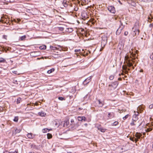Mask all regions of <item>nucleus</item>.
<instances>
[{
  "mask_svg": "<svg viewBox=\"0 0 153 153\" xmlns=\"http://www.w3.org/2000/svg\"><path fill=\"white\" fill-rule=\"evenodd\" d=\"M13 73L15 74H17V71H12Z\"/></svg>",
  "mask_w": 153,
  "mask_h": 153,
  "instance_id": "obj_35",
  "label": "nucleus"
},
{
  "mask_svg": "<svg viewBox=\"0 0 153 153\" xmlns=\"http://www.w3.org/2000/svg\"><path fill=\"white\" fill-rule=\"evenodd\" d=\"M114 76L113 75H111L109 76V78L110 80H112L114 79Z\"/></svg>",
  "mask_w": 153,
  "mask_h": 153,
  "instance_id": "obj_25",
  "label": "nucleus"
},
{
  "mask_svg": "<svg viewBox=\"0 0 153 153\" xmlns=\"http://www.w3.org/2000/svg\"><path fill=\"white\" fill-rule=\"evenodd\" d=\"M34 105H38V104L37 102H36L34 103Z\"/></svg>",
  "mask_w": 153,
  "mask_h": 153,
  "instance_id": "obj_42",
  "label": "nucleus"
},
{
  "mask_svg": "<svg viewBox=\"0 0 153 153\" xmlns=\"http://www.w3.org/2000/svg\"><path fill=\"white\" fill-rule=\"evenodd\" d=\"M103 41L102 40V43L103 42Z\"/></svg>",
  "mask_w": 153,
  "mask_h": 153,
  "instance_id": "obj_55",
  "label": "nucleus"
},
{
  "mask_svg": "<svg viewBox=\"0 0 153 153\" xmlns=\"http://www.w3.org/2000/svg\"><path fill=\"white\" fill-rule=\"evenodd\" d=\"M54 70H55V69L54 68H51V69L48 70L47 71V72L48 74H50V73H52V72H53V71H54Z\"/></svg>",
  "mask_w": 153,
  "mask_h": 153,
  "instance_id": "obj_13",
  "label": "nucleus"
},
{
  "mask_svg": "<svg viewBox=\"0 0 153 153\" xmlns=\"http://www.w3.org/2000/svg\"><path fill=\"white\" fill-rule=\"evenodd\" d=\"M84 13H83V14H82V16H83V15H84Z\"/></svg>",
  "mask_w": 153,
  "mask_h": 153,
  "instance_id": "obj_53",
  "label": "nucleus"
},
{
  "mask_svg": "<svg viewBox=\"0 0 153 153\" xmlns=\"http://www.w3.org/2000/svg\"><path fill=\"white\" fill-rule=\"evenodd\" d=\"M10 153H17V152L16 151L13 152H10Z\"/></svg>",
  "mask_w": 153,
  "mask_h": 153,
  "instance_id": "obj_39",
  "label": "nucleus"
},
{
  "mask_svg": "<svg viewBox=\"0 0 153 153\" xmlns=\"http://www.w3.org/2000/svg\"><path fill=\"white\" fill-rule=\"evenodd\" d=\"M4 153H10V152L7 151H5L4 152Z\"/></svg>",
  "mask_w": 153,
  "mask_h": 153,
  "instance_id": "obj_40",
  "label": "nucleus"
},
{
  "mask_svg": "<svg viewBox=\"0 0 153 153\" xmlns=\"http://www.w3.org/2000/svg\"><path fill=\"white\" fill-rule=\"evenodd\" d=\"M125 60L126 61V62H128V60H131L128 56H126L125 57Z\"/></svg>",
  "mask_w": 153,
  "mask_h": 153,
  "instance_id": "obj_16",
  "label": "nucleus"
},
{
  "mask_svg": "<svg viewBox=\"0 0 153 153\" xmlns=\"http://www.w3.org/2000/svg\"><path fill=\"white\" fill-rule=\"evenodd\" d=\"M50 47L51 49L53 50H56V47H54L51 46H50Z\"/></svg>",
  "mask_w": 153,
  "mask_h": 153,
  "instance_id": "obj_23",
  "label": "nucleus"
},
{
  "mask_svg": "<svg viewBox=\"0 0 153 153\" xmlns=\"http://www.w3.org/2000/svg\"><path fill=\"white\" fill-rule=\"evenodd\" d=\"M88 124L87 123H85L84 124V125L85 126H87Z\"/></svg>",
  "mask_w": 153,
  "mask_h": 153,
  "instance_id": "obj_47",
  "label": "nucleus"
},
{
  "mask_svg": "<svg viewBox=\"0 0 153 153\" xmlns=\"http://www.w3.org/2000/svg\"><path fill=\"white\" fill-rule=\"evenodd\" d=\"M91 77H88V78H87L86 79H85V81H86V82H88L90 81V80L91 79Z\"/></svg>",
  "mask_w": 153,
  "mask_h": 153,
  "instance_id": "obj_20",
  "label": "nucleus"
},
{
  "mask_svg": "<svg viewBox=\"0 0 153 153\" xmlns=\"http://www.w3.org/2000/svg\"><path fill=\"white\" fill-rule=\"evenodd\" d=\"M152 130V128H147L146 130V132H149L150 131H151Z\"/></svg>",
  "mask_w": 153,
  "mask_h": 153,
  "instance_id": "obj_24",
  "label": "nucleus"
},
{
  "mask_svg": "<svg viewBox=\"0 0 153 153\" xmlns=\"http://www.w3.org/2000/svg\"><path fill=\"white\" fill-rule=\"evenodd\" d=\"M128 114H127V115H126L125 117H123V120H125L126 119H127L128 117Z\"/></svg>",
  "mask_w": 153,
  "mask_h": 153,
  "instance_id": "obj_26",
  "label": "nucleus"
},
{
  "mask_svg": "<svg viewBox=\"0 0 153 153\" xmlns=\"http://www.w3.org/2000/svg\"><path fill=\"white\" fill-rule=\"evenodd\" d=\"M27 105H30V103H29V104H27Z\"/></svg>",
  "mask_w": 153,
  "mask_h": 153,
  "instance_id": "obj_49",
  "label": "nucleus"
},
{
  "mask_svg": "<svg viewBox=\"0 0 153 153\" xmlns=\"http://www.w3.org/2000/svg\"><path fill=\"white\" fill-rule=\"evenodd\" d=\"M140 31L138 27L136 26H135L132 28V34L133 36L138 35L139 34Z\"/></svg>",
  "mask_w": 153,
  "mask_h": 153,
  "instance_id": "obj_1",
  "label": "nucleus"
},
{
  "mask_svg": "<svg viewBox=\"0 0 153 153\" xmlns=\"http://www.w3.org/2000/svg\"><path fill=\"white\" fill-rule=\"evenodd\" d=\"M132 61L131 60H128V62H126L127 65L129 67H131L132 66V64L131 62Z\"/></svg>",
  "mask_w": 153,
  "mask_h": 153,
  "instance_id": "obj_8",
  "label": "nucleus"
},
{
  "mask_svg": "<svg viewBox=\"0 0 153 153\" xmlns=\"http://www.w3.org/2000/svg\"><path fill=\"white\" fill-rule=\"evenodd\" d=\"M71 123H74V120L73 119H71Z\"/></svg>",
  "mask_w": 153,
  "mask_h": 153,
  "instance_id": "obj_36",
  "label": "nucleus"
},
{
  "mask_svg": "<svg viewBox=\"0 0 153 153\" xmlns=\"http://www.w3.org/2000/svg\"><path fill=\"white\" fill-rule=\"evenodd\" d=\"M1 53H0V54Z\"/></svg>",
  "mask_w": 153,
  "mask_h": 153,
  "instance_id": "obj_58",
  "label": "nucleus"
},
{
  "mask_svg": "<svg viewBox=\"0 0 153 153\" xmlns=\"http://www.w3.org/2000/svg\"><path fill=\"white\" fill-rule=\"evenodd\" d=\"M146 126L149 127V126H150V124H146Z\"/></svg>",
  "mask_w": 153,
  "mask_h": 153,
  "instance_id": "obj_43",
  "label": "nucleus"
},
{
  "mask_svg": "<svg viewBox=\"0 0 153 153\" xmlns=\"http://www.w3.org/2000/svg\"><path fill=\"white\" fill-rule=\"evenodd\" d=\"M141 135V134L138 133H137L135 134V137H137V139H139Z\"/></svg>",
  "mask_w": 153,
  "mask_h": 153,
  "instance_id": "obj_10",
  "label": "nucleus"
},
{
  "mask_svg": "<svg viewBox=\"0 0 153 153\" xmlns=\"http://www.w3.org/2000/svg\"><path fill=\"white\" fill-rule=\"evenodd\" d=\"M151 21V18L150 17H149L148 18V21L149 22H150Z\"/></svg>",
  "mask_w": 153,
  "mask_h": 153,
  "instance_id": "obj_34",
  "label": "nucleus"
},
{
  "mask_svg": "<svg viewBox=\"0 0 153 153\" xmlns=\"http://www.w3.org/2000/svg\"><path fill=\"white\" fill-rule=\"evenodd\" d=\"M153 105H151L149 106V107L150 108H153Z\"/></svg>",
  "mask_w": 153,
  "mask_h": 153,
  "instance_id": "obj_33",
  "label": "nucleus"
},
{
  "mask_svg": "<svg viewBox=\"0 0 153 153\" xmlns=\"http://www.w3.org/2000/svg\"><path fill=\"white\" fill-rule=\"evenodd\" d=\"M130 140L132 141H134V138H130Z\"/></svg>",
  "mask_w": 153,
  "mask_h": 153,
  "instance_id": "obj_37",
  "label": "nucleus"
},
{
  "mask_svg": "<svg viewBox=\"0 0 153 153\" xmlns=\"http://www.w3.org/2000/svg\"><path fill=\"white\" fill-rule=\"evenodd\" d=\"M118 83L117 82H115L108 86V89L109 90H112L115 89L117 86Z\"/></svg>",
  "mask_w": 153,
  "mask_h": 153,
  "instance_id": "obj_2",
  "label": "nucleus"
},
{
  "mask_svg": "<svg viewBox=\"0 0 153 153\" xmlns=\"http://www.w3.org/2000/svg\"><path fill=\"white\" fill-rule=\"evenodd\" d=\"M68 153H71V152H68Z\"/></svg>",
  "mask_w": 153,
  "mask_h": 153,
  "instance_id": "obj_51",
  "label": "nucleus"
},
{
  "mask_svg": "<svg viewBox=\"0 0 153 153\" xmlns=\"http://www.w3.org/2000/svg\"><path fill=\"white\" fill-rule=\"evenodd\" d=\"M1 21H3V22H2L3 23H6V22H5V21L4 22V19H1Z\"/></svg>",
  "mask_w": 153,
  "mask_h": 153,
  "instance_id": "obj_41",
  "label": "nucleus"
},
{
  "mask_svg": "<svg viewBox=\"0 0 153 153\" xmlns=\"http://www.w3.org/2000/svg\"><path fill=\"white\" fill-rule=\"evenodd\" d=\"M0 51H1V50H0Z\"/></svg>",
  "mask_w": 153,
  "mask_h": 153,
  "instance_id": "obj_57",
  "label": "nucleus"
},
{
  "mask_svg": "<svg viewBox=\"0 0 153 153\" xmlns=\"http://www.w3.org/2000/svg\"><path fill=\"white\" fill-rule=\"evenodd\" d=\"M125 73L126 74H127L128 73V71H125Z\"/></svg>",
  "mask_w": 153,
  "mask_h": 153,
  "instance_id": "obj_48",
  "label": "nucleus"
},
{
  "mask_svg": "<svg viewBox=\"0 0 153 153\" xmlns=\"http://www.w3.org/2000/svg\"><path fill=\"white\" fill-rule=\"evenodd\" d=\"M137 117L136 116H135V119H132V121L130 123V125L131 126H134L137 125L138 126H139L141 124L140 123H137Z\"/></svg>",
  "mask_w": 153,
  "mask_h": 153,
  "instance_id": "obj_3",
  "label": "nucleus"
},
{
  "mask_svg": "<svg viewBox=\"0 0 153 153\" xmlns=\"http://www.w3.org/2000/svg\"><path fill=\"white\" fill-rule=\"evenodd\" d=\"M39 59V58H37V59Z\"/></svg>",
  "mask_w": 153,
  "mask_h": 153,
  "instance_id": "obj_56",
  "label": "nucleus"
},
{
  "mask_svg": "<svg viewBox=\"0 0 153 153\" xmlns=\"http://www.w3.org/2000/svg\"><path fill=\"white\" fill-rule=\"evenodd\" d=\"M134 141H135V143H136L137 141H138V139H137V138H134Z\"/></svg>",
  "mask_w": 153,
  "mask_h": 153,
  "instance_id": "obj_32",
  "label": "nucleus"
},
{
  "mask_svg": "<svg viewBox=\"0 0 153 153\" xmlns=\"http://www.w3.org/2000/svg\"><path fill=\"white\" fill-rule=\"evenodd\" d=\"M19 119L18 117H15L13 121L15 122H17L18 121Z\"/></svg>",
  "mask_w": 153,
  "mask_h": 153,
  "instance_id": "obj_19",
  "label": "nucleus"
},
{
  "mask_svg": "<svg viewBox=\"0 0 153 153\" xmlns=\"http://www.w3.org/2000/svg\"><path fill=\"white\" fill-rule=\"evenodd\" d=\"M85 1V0H84Z\"/></svg>",
  "mask_w": 153,
  "mask_h": 153,
  "instance_id": "obj_59",
  "label": "nucleus"
},
{
  "mask_svg": "<svg viewBox=\"0 0 153 153\" xmlns=\"http://www.w3.org/2000/svg\"><path fill=\"white\" fill-rule=\"evenodd\" d=\"M48 128H44L42 130V131L43 133H46L48 131Z\"/></svg>",
  "mask_w": 153,
  "mask_h": 153,
  "instance_id": "obj_17",
  "label": "nucleus"
},
{
  "mask_svg": "<svg viewBox=\"0 0 153 153\" xmlns=\"http://www.w3.org/2000/svg\"><path fill=\"white\" fill-rule=\"evenodd\" d=\"M5 61L4 59L1 57H0V63L4 62Z\"/></svg>",
  "mask_w": 153,
  "mask_h": 153,
  "instance_id": "obj_21",
  "label": "nucleus"
},
{
  "mask_svg": "<svg viewBox=\"0 0 153 153\" xmlns=\"http://www.w3.org/2000/svg\"><path fill=\"white\" fill-rule=\"evenodd\" d=\"M108 10L111 13H114L115 12L114 7L113 6H109L108 8Z\"/></svg>",
  "mask_w": 153,
  "mask_h": 153,
  "instance_id": "obj_4",
  "label": "nucleus"
},
{
  "mask_svg": "<svg viewBox=\"0 0 153 153\" xmlns=\"http://www.w3.org/2000/svg\"><path fill=\"white\" fill-rule=\"evenodd\" d=\"M84 16V18H85V19H86V17H85V16Z\"/></svg>",
  "mask_w": 153,
  "mask_h": 153,
  "instance_id": "obj_50",
  "label": "nucleus"
},
{
  "mask_svg": "<svg viewBox=\"0 0 153 153\" xmlns=\"http://www.w3.org/2000/svg\"><path fill=\"white\" fill-rule=\"evenodd\" d=\"M14 21L15 22L18 23L21 21V19H14Z\"/></svg>",
  "mask_w": 153,
  "mask_h": 153,
  "instance_id": "obj_22",
  "label": "nucleus"
},
{
  "mask_svg": "<svg viewBox=\"0 0 153 153\" xmlns=\"http://www.w3.org/2000/svg\"><path fill=\"white\" fill-rule=\"evenodd\" d=\"M78 119L79 121H82L83 120L84 121H85L86 120L85 118L84 117H78Z\"/></svg>",
  "mask_w": 153,
  "mask_h": 153,
  "instance_id": "obj_7",
  "label": "nucleus"
},
{
  "mask_svg": "<svg viewBox=\"0 0 153 153\" xmlns=\"http://www.w3.org/2000/svg\"><path fill=\"white\" fill-rule=\"evenodd\" d=\"M58 99L59 100H64L63 98L62 97H59Z\"/></svg>",
  "mask_w": 153,
  "mask_h": 153,
  "instance_id": "obj_29",
  "label": "nucleus"
},
{
  "mask_svg": "<svg viewBox=\"0 0 153 153\" xmlns=\"http://www.w3.org/2000/svg\"><path fill=\"white\" fill-rule=\"evenodd\" d=\"M140 72H143V70L142 69H141L140 71Z\"/></svg>",
  "mask_w": 153,
  "mask_h": 153,
  "instance_id": "obj_45",
  "label": "nucleus"
},
{
  "mask_svg": "<svg viewBox=\"0 0 153 153\" xmlns=\"http://www.w3.org/2000/svg\"><path fill=\"white\" fill-rule=\"evenodd\" d=\"M98 130L102 132H104L106 130V129L103 128L102 127L98 128Z\"/></svg>",
  "mask_w": 153,
  "mask_h": 153,
  "instance_id": "obj_9",
  "label": "nucleus"
},
{
  "mask_svg": "<svg viewBox=\"0 0 153 153\" xmlns=\"http://www.w3.org/2000/svg\"><path fill=\"white\" fill-rule=\"evenodd\" d=\"M98 105L99 107H101L104 104L103 103L101 102L100 100H98Z\"/></svg>",
  "mask_w": 153,
  "mask_h": 153,
  "instance_id": "obj_11",
  "label": "nucleus"
},
{
  "mask_svg": "<svg viewBox=\"0 0 153 153\" xmlns=\"http://www.w3.org/2000/svg\"><path fill=\"white\" fill-rule=\"evenodd\" d=\"M38 115L42 117H45L46 115V114L44 112L41 111L38 113Z\"/></svg>",
  "mask_w": 153,
  "mask_h": 153,
  "instance_id": "obj_5",
  "label": "nucleus"
},
{
  "mask_svg": "<svg viewBox=\"0 0 153 153\" xmlns=\"http://www.w3.org/2000/svg\"><path fill=\"white\" fill-rule=\"evenodd\" d=\"M39 48L41 50H45L46 49V47L45 45H42L40 46Z\"/></svg>",
  "mask_w": 153,
  "mask_h": 153,
  "instance_id": "obj_12",
  "label": "nucleus"
},
{
  "mask_svg": "<svg viewBox=\"0 0 153 153\" xmlns=\"http://www.w3.org/2000/svg\"><path fill=\"white\" fill-rule=\"evenodd\" d=\"M128 34V31H125L124 33V35L126 36H127Z\"/></svg>",
  "mask_w": 153,
  "mask_h": 153,
  "instance_id": "obj_30",
  "label": "nucleus"
},
{
  "mask_svg": "<svg viewBox=\"0 0 153 153\" xmlns=\"http://www.w3.org/2000/svg\"><path fill=\"white\" fill-rule=\"evenodd\" d=\"M152 147L153 148V144H152Z\"/></svg>",
  "mask_w": 153,
  "mask_h": 153,
  "instance_id": "obj_52",
  "label": "nucleus"
},
{
  "mask_svg": "<svg viewBox=\"0 0 153 153\" xmlns=\"http://www.w3.org/2000/svg\"><path fill=\"white\" fill-rule=\"evenodd\" d=\"M143 135H144V134H145V133H143Z\"/></svg>",
  "mask_w": 153,
  "mask_h": 153,
  "instance_id": "obj_54",
  "label": "nucleus"
},
{
  "mask_svg": "<svg viewBox=\"0 0 153 153\" xmlns=\"http://www.w3.org/2000/svg\"><path fill=\"white\" fill-rule=\"evenodd\" d=\"M51 130H52V129H48V131H51Z\"/></svg>",
  "mask_w": 153,
  "mask_h": 153,
  "instance_id": "obj_44",
  "label": "nucleus"
},
{
  "mask_svg": "<svg viewBox=\"0 0 153 153\" xmlns=\"http://www.w3.org/2000/svg\"><path fill=\"white\" fill-rule=\"evenodd\" d=\"M123 69L124 70H126V67H124L123 66Z\"/></svg>",
  "mask_w": 153,
  "mask_h": 153,
  "instance_id": "obj_38",
  "label": "nucleus"
},
{
  "mask_svg": "<svg viewBox=\"0 0 153 153\" xmlns=\"http://www.w3.org/2000/svg\"><path fill=\"white\" fill-rule=\"evenodd\" d=\"M150 26H151L152 27H153V23L152 24H151Z\"/></svg>",
  "mask_w": 153,
  "mask_h": 153,
  "instance_id": "obj_46",
  "label": "nucleus"
},
{
  "mask_svg": "<svg viewBox=\"0 0 153 153\" xmlns=\"http://www.w3.org/2000/svg\"><path fill=\"white\" fill-rule=\"evenodd\" d=\"M111 113H109L108 114V117L109 118H110L111 117Z\"/></svg>",
  "mask_w": 153,
  "mask_h": 153,
  "instance_id": "obj_31",
  "label": "nucleus"
},
{
  "mask_svg": "<svg viewBox=\"0 0 153 153\" xmlns=\"http://www.w3.org/2000/svg\"><path fill=\"white\" fill-rule=\"evenodd\" d=\"M118 122L115 121L113 125L116 126L118 124Z\"/></svg>",
  "mask_w": 153,
  "mask_h": 153,
  "instance_id": "obj_27",
  "label": "nucleus"
},
{
  "mask_svg": "<svg viewBox=\"0 0 153 153\" xmlns=\"http://www.w3.org/2000/svg\"><path fill=\"white\" fill-rule=\"evenodd\" d=\"M122 29H123V28H122L120 30H119V29H118L117 30L116 32V34L118 35H119L120 34V33H121V31Z\"/></svg>",
  "mask_w": 153,
  "mask_h": 153,
  "instance_id": "obj_14",
  "label": "nucleus"
},
{
  "mask_svg": "<svg viewBox=\"0 0 153 153\" xmlns=\"http://www.w3.org/2000/svg\"><path fill=\"white\" fill-rule=\"evenodd\" d=\"M47 138L48 139H50L52 138V136L51 134L48 133L47 134Z\"/></svg>",
  "mask_w": 153,
  "mask_h": 153,
  "instance_id": "obj_15",
  "label": "nucleus"
},
{
  "mask_svg": "<svg viewBox=\"0 0 153 153\" xmlns=\"http://www.w3.org/2000/svg\"><path fill=\"white\" fill-rule=\"evenodd\" d=\"M26 37V36L25 35H24L23 36H21L20 38V39L21 40H24L25 39Z\"/></svg>",
  "mask_w": 153,
  "mask_h": 153,
  "instance_id": "obj_18",
  "label": "nucleus"
},
{
  "mask_svg": "<svg viewBox=\"0 0 153 153\" xmlns=\"http://www.w3.org/2000/svg\"><path fill=\"white\" fill-rule=\"evenodd\" d=\"M35 135L33 134L32 133H29L27 135V137L30 139L33 138L34 137Z\"/></svg>",
  "mask_w": 153,
  "mask_h": 153,
  "instance_id": "obj_6",
  "label": "nucleus"
},
{
  "mask_svg": "<svg viewBox=\"0 0 153 153\" xmlns=\"http://www.w3.org/2000/svg\"><path fill=\"white\" fill-rule=\"evenodd\" d=\"M80 50L76 49L75 50V52H79V53L80 52Z\"/></svg>",
  "mask_w": 153,
  "mask_h": 153,
  "instance_id": "obj_28",
  "label": "nucleus"
}]
</instances>
